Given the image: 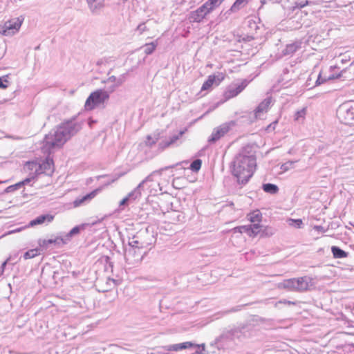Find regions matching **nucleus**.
Segmentation results:
<instances>
[{
    "label": "nucleus",
    "mask_w": 354,
    "mask_h": 354,
    "mask_svg": "<svg viewBox=\"0 0 354 354\" xmlns=\"http://www.w3.org/2000/svg\"><path fill=\"white\" fill-rule=\"evenodd\" d=\"M256 167V158L253 147H243L232 163V172L241 185H245L253 176Z\"/></svg>",
    "instance_id": "1"
},
{
    "label": "nucleus",
    "mask_w": 354,
    "mask_h": 354,
    "mask_svg": "<svg viewBox=\"0 0 354 354\" xmlns=\"http://www.w3.org/2000/svg\"><path fill=\"white\" fill-rule=\"evenodd\" d=\"M82 122L71 119L61 123L44 138L45 147L50 149L60 147L82 129Z\"/></svg>",
    "instance_id": "2"
},
{
    "label": "nucleus",
    "mask_w": 354,
    "mask_h": 354,
    "mask_svg": "<svg viewBox=\"0 0 354 354\" xmlns=\"http://www.w3.org/2000/svg\"><path fill=\"white\" fill-rule=\"evenodd\" d=\"M156 242L153 232L149 227L140 229L131 237H129V245L139 249L147 248Z\"/></svg>",
    "instance_id": "3"
},
{
    "label": "nucleus",
    "mask_w": 354,
    "mask_h": 354,
    "mask_svg": "<svg viewBox=\"0 0 354 354\" xmlns=\"http://www.w3.org/2000/svg\"><path fill=\"white\" fill-rule=\"evenodd\" d=\"M110 92L104 89H97L92 92L86 99L85 109L91 111L109 99Z\"/></svg>",
    "instance_id": "4"
},
{
    "label": "nucleus",
    "mask_w": 354,
    "mask_h": 354,
    "mask_svg": "<svg viewBox=\"0 0 354 354\" xmlns=\"http://www.w3.org/2000/svg\"><path fill=\"white\" fill-rule=\"evenodd\" d=\"M337 116L342 123L352 124L354 122V106L351 102L341 104L337 110Z\"/></svg>",
    "instance_id": "5"
},
{
    "label": "nucleus",
    "mask_w": 354,
    "mask_h": 354,
    "mask_svg": "<svg viewBox=\"0 0 354 354\" xmlns=\"http://www.w3.org/2000/svg\"><path fill=\"white\" fill-rule=\"evenodd\" d=\"M22 21L23 19L19 18L8 20L3 26L0 27V32L6 36L12 35L19 30Z\"/></svg>",
    "instance_id": "6"
},
{
    "label": "nucleus",
    "mask_w": 354,
    "mask_h": 354,
    "mask_svg": "<svg viewBox=\"0 0 354 354\" xmlns=\"http://www.w3.org/2000/svg\"><path fill=\"white\" fill-rule=\"evenodd\" d=\"M129 246V248L125 249L124 254L126 261L129 264H134L141 261L144 254L141 251L142 249L131 245Z\"/></svg>",
    "instance_id": "7"
},
{
    "label": "nucleus",
    "mask_w": 354,
    "mask_h": 354,
    "mask_svg": "<svg viewBox=\"0 0 354 354\" xmlns=\"http://www.w3.org/2000/svg\"><path fill=\"white\" fill-rule=\"evenodd\" d=\"M212 12L205 7L204 4L201 6L194 11H192L189 15V19L190 22L200 23L205 17Z\"/></svg>",
    "instance_id": "8"
},
{
    "label": "nucleus",
    "mask_w": 354,
    "mask_h": 354,
    "mask_svg": "<svg viewBox=\"0 0 354 354\" xmlns=\"http://www.w3.org/2000/svg\"><path fill=\"white\" fill-rule=\"evenodd\" d=\"M353 66V63L351 64L350 66L348 68H346V69H344L342 70L339 73L337 74L336 75H331L330 76H328L327 78L326 77H324L323 78L322 77V75L321 73L319 74L318 75V77L316 80V85H320L321 84H323L325 82H326L327 80H333V79H340V78H343V79H353V75H347V73H350V70L351 69V67Z\"/></svg>",
    "instance_id": "9"
},
{
    "label": "nucleus",
    "mask_w": 354,
    "mask_h": 354,
    "mask_svg": "<svg viewBox=\"0 0 354 354\" xmlns=\"http://www.w3.org/2000/svg\"><path fill=\"white\" fill-rule=\"evenodd\" d=\"M229 124L225 123L215 129L208 139L209 143H214L230 131Z\"/></svg>",
    "instance_id": "10"
},
{
    "label": "nucleus",
    "mask_w": 354,
    "mask_h": 354,
    "mask_svg": "<svg viewBox=\"0 0 354 354\" xmlns=\"http://www.w3.org/2000/svg\"><path fill=\"white\" fill-rule=\"evenodd\" d=\"M224 77L225 76L222 73L209 75L207 80L203 83L201 91L208 90L214 83L218 85L224 80Z\"/></svg>",
    "instance_id": "11"
},
{
    "label": "nucleus",
    "mask_w": 354,
    "mask_h": 354,
    "mask_svg": "<svg viewBox=\"0 0 354 354\" xmlns=\"http://www.w3.org/2000/svg\"><path fill=\"white\" fill-rule=\"evenodd\" d=\"M91 13L98 15L104 8V0H86Z\"/></svg>",
    "instance_id": "12"
},
{
    "label": "nucleus",
    "mask_w": 354,
    "mask_h": 354,
    "mask_svg": "<svg viewBox=\"0 0 354 354\" xmlns=\"http://www.w3.org/2000/svg\"><path fill=\"white\" fill-rule=\"evenodd\" d=\"M248 82L246 80H244L241 83L235 86H230L228 89L225 92V97L226 99H230L232 97H236L238 95L243 89L247 86Z\"/></svg>",
    "instance_id": "13"
},
{
    "label": "nucleus",
    "mask_w": 354,
    "mask_h": 354,
    "mask_svg": "<svg viewBox=\"0 0 354 354\" xmlns=\"http://www.w3.org/2000/svg\"><path fill=\"white\" fill-rule=\"evenodd\" d=\"M38 171V170H36ZM39 171L50 176L54 171V162L52 158L47 157L39 165Z\"/></svg>",
    "instance_id": "14"
},
{
    "label": "nucleus",
    "mask_w": 354,
    "mask_h": 354,
    "mask_svg": "<svg viewBox=\"0 0 354 354\" xmlns=\"http://www.w3.org/2000/svg\"><path fill=\"white\" fill-rule=\"evenodd\" d=\"M185 131H180L178 133L172 135L169 139L162 140L159 143V148L162 150L174 145L180 137L184 134Z\"/></svg>",
    "instance_id": "15"
},
{
    "label": "nucleus",
    "mask_w": 354,
    "mask_h": 354,
    "mask_svg": "<svg viewBox=\"0 0 354 354\" xmlns=\"http://www.w3.org/2000/svg\"><path fill=\"white\" fill-rule=\"evenodd\" d=\"M245 327L242 328H235L233 329H231L230 330H227L225 333H223L216 340L222 341L224 339H230V340H234L235 339H237L238 333H242L243 330H245Z\"/></svg>",
    "instance_id": "16"
},
{
    "label": "nucleus",
    "mask_w": 354,
    "mask_h": 354,
    "mask_svg": "<svg viewBox=\"0 0 354 354\" xmlns=\"http://www.w3.org/2000/svg\"><path fill=\"white\" fill-rule=\"evenodd\" d=\"M311 281L312 278L308 276L296 278V291L304 292L307 290Z\"/></svg>",
    "instance_id": "17"
},
{
    "label": "nucleus",
    "mask_w": 354,
    "mask_h": 354,
    "mask_svg": "<svg viewBox=\"0 0 354 354\" xmlns=\"http://www.w3.org/2000/svg\"><path fill=\"white\" fill-rule=\"evenodd\" d=\"M102 187H98L91 192L86 194L85 196H82L80 198H77L73 202L74 207H77L84 204V203L91 201L93 199L101 190Z\"/></svg>",
    "instance_id": "18"
},
{
    "label": "nucleus",
    "mask_w": 354,
    "mask_h": 354,
    "mask_svg": "<svg viewBox=\"0 0 354 354\" xmlns=\"http://www.w3.org/2000/svg\"><path fill=\"white\" fill-rule=\"evenodd\" d=\"M271 103V98L268 97L266 98L263 101H262L256 108L254 111V114L256 118H260L261 113L264 111H267L270 104Z\"/></svg>",
    "instance_id": "19"
},
{
    "label": "nucleus",
    "mask_w": 354,
    "mask_h": 354,
    "mask_svg": "<svg viewBox=\"0 0 354 354\" xmlns=\"http://www.w3.org/2000/svg\"><path fill=\"white\" fill-rule=\"evenodd\" d=\"M54 218V216L50 214H41L32 220L28 226H35L44 223L45 221L51 222Z\"/></svg>",
    "instance_id": "20"
},
{
    "label": "nucleus",
    "mask_w": 354,
    "mask_h": 354,
    "mask_svg": "<svg viewBox=\"0 0 354 354\" xmlns=\"http://www.w3.org/2000/svg\"><path fill=\"white\" fill-rule=\"evenodd\" d=\"M250 0H236L231 8L227 10L224 15H230L232 12H236L247 5Z\"/></svg>",
    "instance_id": "21"
},
{
    "label": "nucleus",
    "mask_w": 354,
    "mask_h": 354,
    "mask_svg": "<svg viewBox=\"0 0 354 354\" xmlns=\"http://www.w3.org/2000/svg\"><path fill=\"white\" fill-rule=\"evenodd\" d=\"M296 278L284 280L279 284V288L287 289L291 291H296Z\"/></svg>",
    "instance_id": "22"
},
{
    "label": "nucleus",
    "mask_w": 354,
    "mask_h": 354,
    "mask_svg": "<svg viewBox=\"0 0 354 354\" xmlns=\"http://www.w3.org/2000/svg\"><path fill=\"white\" fill-rule=\"evenodd\" d=\"M60 243H66V241L64 240V239H62L61 237H57L55 239L39 240V244L41 247H45V248H47L49 245H51V244L59 245Z\"/></svg>",
    "instance_id": "23"
},
{
    "label": "nucleus",
    "mask_w": 354,
    "mask_h": 354,
    "mask_svg": "<svg viewBox=\"0 0 354 354\" xmlns=\"http://www.w3.org/2000/svg\"><path fill=\"white\" fill-rule=\"evenodd\" d=\"M301 43L300 41H295L293 43L286 45V48L283 50L284 55H290L296 52L299 48H301Z\"/></svg>",
    "instance_id": "24"
},
{
    "label": "nucleus",
    "mask_w": 354,
    "mask_h": 354,
    "mask_svg": "<svg viewBox=\"0 0 354 354\" xmlns=\"http://www.w3.org/2000/svg\"><path fill=\"white\" fill-rule=\"evenodd\" d=\"M331 252L335 259L346 258L348 256V253L342 250L339 247L333 245L331 247Z\"/></svg>",
    "instance_id": "25"
},
{
    "label": "nucleus",
    "mask_w": 354,
    "mask_h": 354,
    "mask_svg": "<svg viewBox=\"0 0 354 354\" xmlns=\"http://www.w3.org/2000/svg\"><path fill=\"white\" fill-rule=\"evenodd\" d=\"M262 189L265 192L270 194H276L279 192L278 186L270 183L263 184Z\"/></svg>",
    "instance_id": "26"
},
{
    "label": "nucleus",
    "mask_w": 354,
    "mask_h": 354,
    "mask_svg": "<svg viewBox=\"0 0 354 354\" xmlns=\"http://www.w3.org/2000/svg\"><path fill=\"white\" fill-rule=\"evenodd\" d=\"M224 0H207L203 3L211 12L218 7Z\"/></svg>",
    "instance_id": "27"
},
{
    "label": "nucleus",
    "mask_w": 354,
    "mask_h": 354,
    "mask_svg": "<svg viewBox=\"0 0 354 354\" xmlns=\"http://www.w3.org/2000/svg\"><path fill=\"white\" fill-rule=\"evenodd\" d=\"M84 226L85 225H77L75 227H74L73 228H72L70 232L66 235V240H70V239L75 236V235H77L78 234L81 230H84Z\"/></svg>",
    "instance_id": "28"
},
{
    "label": "nucleus",
    "mask_w": 354,
    "mask_h": 354,
    "mask_svg": "<svg viewBox=\"0 0 354 354\" xmlns=\"http://www.w3.org/2000/svg\"><path fill=\"white\" fill-rule=\"evenodd\" d=\"M274 234V230L269 226H263L261 229L260 236L261 237H269Z\"/></svg>",
    "instance_id": "29"
},
{
    "label": "nucleus",
    "mask_w": 354,
    "mask_h": 354,
    "mask_svg": "<svg viewBox=\"0 0 354 354\" xmlns=\"http://www.w3.org/2000/svg\"><path fill=\"white\" fill-rule=\"evenodd\" d=\"M39 254V249L35 248V249L29 250L27 252H26L24 254L23 257L24 259H30L37 257Z\"/></svg>",
    "instance_id": "30"
},
{
    "label": "nucleus",
    "mask_w": 354,
    "mask_h": 354,
    "mask_svg": "<svg viewBox=\"0 0 354 354\" xmlns=\"http://www.w3.org/2000/svg\"><path fill=\"white\" fill-rule=\"evenodd\" d=\"M157 46V42H151L149 44H146L142 48L144 49V52L147 55H151L156 49Z\"/></svg>",
    "instance_id": "31"
},
{
    "label": "nucleus",
    "mask_w": 354,
    "mask_h": 354,
    "mask_svg": "<svg viewBox=\"0 0 354 354\" xmlns=\"http://www.w3.org/2000/svg\"><path fill=\"white\" fill-rule=\"evenodd\" d=\"M202 165V160L199 158L194 160L189 166V169L194 172H198Z\"/></svg>",
    "instance_id": "32"
},
{
    "label": "nucleus",
    "mask_w": 354,
    "mask_h": 354,
    "mask_svg": "<svg viewBox=\"0 0 354 354\" xmlns=\"http://www.w3.org/2000/svg\"><path fill=\"white\" fill-rule=\"evenodd\" d=\"M261 214L259 210H256L249 215V220L252 223L259 222L261 219Z\"/></svg>",
    "instance_id": "33"
},
{
    "label": "nucleus",
    "mask_w": 354,
    "mask_h": 354,
    "mask_svg": "<svg viewBox=\"0 0 354 354\" xmlns=\"http://www.w3.org/2000/svg\"><path fill=\"white\" fill-rule=\"evenodd\" d=\"M251 227V234L252 236H255L257 234H260L261 229L263 227L262 225H260L259 223H254L250 225Z\"/></svg>",
    "instance_id": "34"
},
{
    "label": "nucleus",
    "mask_w": 354,
    "mask_h": 354,
    "mask_svg": "<svg viewBox=\"0 0 354 354\" xmlns=\"http://www.w3.org/2000/svg\"><path fill=\"white\" fill-rule=\"evenodd\" d=\"M164 348L167 351H178L183 350L182 343L167 345L164 346Z\"/></svg>",
    "instance_id": "35"
},
{
    "label": "nucleus",
    "mask_w": 354,
    "mask_h": 354,
    "mask_svg": "<svg viewBox=\"0 0 354 354\" xmlns=\"http://www.w3.org/2000/svg\"><path fill=\"white\" fill-rule=\"evenodd\" d=\"M289 225L295 227V228H301L303 226V222L301 219H292L289 218L288 220Z\"/></svg>",
    "instance_id": "36"
},
{
    "label": "nucleus",
    "mask_w": 354,
    "mask_h": 354,
    "mask_svg": "<svg viewBox=\"0 0 354 354\" xmlns=\"http://www.w3.org/2000/svg\"><path fill=\"white\" fill-rule=\"evenodd\" d=\"M10 81L8 75L0 77V88H7L8 87Z\"/></svg>",
    "instance_id": "37"
},
{
    "label": "nucleus",
    "mask_w": 354,
    "mask_h": 354,
    "mask_svg": "<svg viewBox=\"0 0 354 354\" xmlns=\"http://www.w3.org/2000/svg\"><path fill=\"white\" fill-rule=\"evenodd\" d=\"M145 183V180H142L139 183V185L137 186V187L131 193H129V196H134V198H137L138 196H140V189L143 187L144 184Z\"/></svg>",
    "instance_id": "38"
},
{
    "label": "nucleus",
    "mask_w": 354,
    "mask_h": 354,
    "mask_svg": "<svg viewBox=\"0 0 354 354\" xmlns=\"http://www.w3.org/2000/svg\"><path fill=\"white\" fill-rule=\"evenodd\" d=\"M159 139V133H156L153 136H147L146 144L147 145L151 146L155 144Z\"/></svg>",
    "instance_id": "39"
},
{
    "label": "nucleus",
    "mask_w": 354,
    "mask_h": 354,
    "mask_svg": "<svg viewBox=\"0 0 354 354\" xmlns=\"http://www.w3.org/2000/svg\"><path fill=\"white\" fill-rule=\"evenodd\" d=\"M116 80H117V77H115L114 75H111L106 80L102 81V83H104V84L108 83V82H114L115 83L114 85L110 88V90L109 91L110 93L114 91L115 88H116Z\"/></svg>",
    "instance_id": "40"
},
{
    "label": "nucleus",
    "mask_w": 354,
    "mask_h": 354,
    "mask_svg": "<svg viewBox=\"0 0 354 354\" xmlns=\"http://www.w3.org/2000/svg\"><path fill=\"white\" fill-rule=\"evenodd\" d=\"M297 162V160L296 161H290V160L287 161L281 165V169L283 171H287L289 169H290L291 168H292L294 164Z\"/></svg>",
    "instance_id": "41"
},
{
    "label": "nucleus",
    "mask_w": 354,
    "mask_h": 354,
    "mask_svg": "<svg viewBox=\"0 0 354 354\" xmlns=\"http://www.w3.org/2000/svg\"><path fill=\"white\" fill-rule=\"evenodd\" d=\"M23 186V183H17L15 185H10V186H8L6 189V192L7 193H10V192H12L19 188H21V187Z\"/></svg>",
    "instance_id": "42"
},
{
    "label": "nucleus",
    "mask_w": 354,
    "mask_h": 354,
    "mask_svg": "<svg viewBox=\"0 0 354 354\" xmlns=\"http://www.w3.org/2000/svg\"><path fill=\"white\" fill-rule=\"evenodd\" d=\"M237 229L239 230L238 231L240 233L245 232V233H247L250 236H252V234L250 232V231H251L250 225L239 226L237 227Z\"/></svg>",
    "instance_id": "43"
},
{
    "label": "nucleus",
    "mask_w": 354,
    "mask_h": 354,
    "mask_svg": "<svg viewBox=\"0 0 354 354\" xmlns=\"http://www.w3.org/2000/svg\"><path fill=\"white\" fill-rule=\"evenodd\" d=\"M126 75H127V73H124V74H122L121 75H120L118 77H117V80H116V87H118L120 86V85H122L126 80Z\"/></svg>",
    "instance_id": "44"
},
{
    "label": "nucleus",
    "mask_w": 354,
    "mask_h": 354,
    "mask_svg": "<svg viewBox=\"0 0 354 354\" xmlns=\"http://www.w3.org/2000/svg\"><path fill=\"white\" fill-rule=\"evenodd\" d=\"M248 27L251 30H254L255 31H257L258 29H259V27L258 26L257 23L253 20L248 21Z\"/></svg>",
    "instance_id": "45"
},
{
    "label": "nucleus",
    "mask_w": 354,
    "mask_h": 354,
    "mask_svg": "<svg viewBox=\"0 0 354 354\" xmlns=\"http://www.w3.org/2000/svg\"><path fill=\"white\" fill-rule=\"evenodd\" d=\"M183 349H187L190 348H194L196 344L192 342H182Z\"/></svg>",
    "instance_id": "46"
},
{
    "label": "nucleus",
    "mask_w": 354,
    "mask_h": 354,
    "mask_svg": "<svg viewBox=\"0 0 354 354\" xmlns=\"http://www.w3.org/2000/svg\"><path fill=\"white\" fill-rule=\"evenodd\" d=\"M148 28L145 23H142L138 25L137 30L139 31L140 34H142L145 31L147 30Z\"/></svg>",
    "instance_id": "47"
},
{
    "label": "nucleus",
    "mask_w": 354,
    "mask_h": 354,
    "mask_svg": "<svg viewBox=\"0 0 354 354\" xmlns=\"http://www.w3.org/2000/svg\"><path fill=\"white\" fill-rule=\"evenodd\" d=\"M306 114V109H302L296 113V120H299L300 118H304Z\"/></svg>",
    "instance_id": "48"
},
{
    "label": "nucleus",
    "mask_w": 354,
    "mask_h": 354,
    "mask_svg": "<svg viewBox=\"0 0 354 354\" xmlns=\"http://www.w3.org/2000/svg\"><path fill=\"white\" fill-rule=\"evenodd\" d=\"M289 304V305H290V304H295V302H293V301H287V300H286V299H283V300H280V301H279L276 302V303H275V307H278V306H279V304Z\"/></svg>",
    "instance_id": "49"
},
{
    "label": "nucleus",
    "mask_w": 354,
    "mask_h": 354,
    "mask_svg": "<svg viewBox=\"0 0 354 354\" xmlns=\"http://www.w3.org/2000/svg\"><path fill=\"white\" fill-rule=\"evenodd\" d=\"M133 196H129V194H128V196L125 198H124L120 202V205H125L127 204V202L128 201L132 198Z\"/></svg>",
    "instance_id": "50"
},
{
    "label": "nucleus",
    "mask_w": 354,
    "mask_h": 354,
    "mask_svg": "<svg viewBox=\"0 0 354 354\" xmlns=\"http://www.w3.org/2000/svg\"><path fill=\"white\" fill-rule=\"evenodd\" d=\"M308 4V1H306L304 3H296V8H302Z\"/></svg>",
    "instance_id": "51"
},
{
    "label": "nucleus",
    "mask_w": 354,
    "mask_h": 354,
    "mask_svg": "<svg viewBox=\"0 0 354 354\" xmlns=\"http://www.w3.org/2000/svg\"><path fill=\"white\" fill-rule=\"evenodd\" d=\"M34 178H35V176H32L31 178H27L24 179V180L20 181L19 183H23V186H24V185L29 183Z\"/></svg>",
    "instance_id": "52"
},
{
    "label": "nucleus",
    "mask_w": 354,
    "mask_h": 354,
    "mask_svg": "<svg viewBox=\"0 0 354 354\" xmlns=\"http://www.w3.org/2000/svg\"><path fill=\"white\" fill-rule=\"evenodd\" d=\"M174 166H175V165L167 166V167H165L161 168V169H160V170H158V171H153V173H156V172H158V173H160V174L162 171H165V170H167V169H170V168H173V167H174Z\"/></svg>",
    "instance_id": "53"
},
{
    "label": "nucleus",
    "mask_w": 354,
    "mask_h": 354,
    "mask_svg": "<svg viewBox=\"0 0 354 354\" xmlns=\"http://www.w3.org/2000/svg\"><path fill=\"white\" fill-rule=\"evenodd\" d=\"M255 38H256V37L254 36V35H247L243 39L245 40V41H252V40L254 39Z\"/></svg>",
    "instance_id": "54"
},
{
    "label": "nucleus",
    "mask_w": 354,
    "mask_h": 354,
    "mask_svg": "<svg viewBox=\"0 0 354 354\" xmlns=\"http://www.w3.org/2000/svg\"><path fill=\"white\" fill-rule=\"evenodd\" d=\"M314 228L317 230V231H319V232H325V230H324V227L322 225H315L314 227Z\"/></svg>",
    "instance_id": "55"
},
{
    "label": "nucleus",
    "mask_w": 354,
    "mask_h": 354,
    "mask_svg": "<svg viewBox=\"0 0 354 354\" xmlns=\"http://www.w3.org/2000/svg\"><path fill=\"white\" fill-rule=\"evenodd\" d=\"M244 333H245V330H243L242 333H238L237 339H241L243 337H245V335Z\"/></svg>",
    "instance_id": "56"
},
{
    "label": "nucleus",
    "mask_w": 354,
    "mask_h": 354,
    "mask_svg": "<svg viewBox=\"0 0 354 354\" xmlns=\"http://www.w3.org/2000/svg\"><path fill=\"white\" fill-rule=\"evenodd\" d=\"M240 308H241V306H237V307H235V308H232L230 310H229L227 311V313L236 312V311L239 310Z\"/></svg>",
    "instance_id": "57"
},
{
    "label": "nucleus",
    "mask_w": 354,
    "mask_h": 354,
    "mask_svg": "<svg viewBox=\"0 0 354 354\" xmlns=\"http://www.w3.org/2000/svg\"><path fill=\"white\" fill-rule=\"evenodd\" d=\"M8 259H7L6 261H5L2 264H1V270H3V272H4V269H5V267L8 263Z\"/></svg>",
    "instance_id": "58"
},
{
    "label": "nucleus",
    "mask_w": 354,
    "mask_h": 354,
    "mask_svg": "<svg viewBox=\"0 0 354 354\" xmlns=\"http://www.w3.org/2000/svg\"><path fill=\"white\" fill-rule=\"evenodd\" d=\"M104 62V59H100L99 60L97 61L96 64L97 66H100V65L103 64Z\"/></svg>",
    "instance_id": "59"
},
{
    "label": "nucleus",
    "mask_w": 354,
    "mask_h": 354,
    "mask_svg": "<svg viewBox=\"0 0 354 354\" xmlns=\"http://www.w3.org/2000/svg\"><path fill=\"white\" fill-rule=\"evenodd\" d=\"M143 180H145V183L151 180V175H149L148 176H147Z\"/></svg>",
    "instance_id": "60"
},
{
    "label": "nucleus",
    "mask_w": 354,
    "mask_h": 354,
    "mask_svg": "<svg viewBox=\"0 0 354 354\" xmlns=\"http://www.w3.org/2000/svg\"><path fill=\"white\" fill-rule=\"evenodd\" d=\"M115 180H116V179H113V180H111V181L107 182L106 183H105L104 186H108V185H109L111 183H112L115 182Z\"/></svg>",
    "instance_id": "61"
},
{
    "label": "nucleus",
    "mask_w": 354,
    "mask_h": 354,
    "mask_svg": "<svg viewBox=\"0 0 354 354\" xmlns=\"http://www.w3.org/2000/svg\"><path fill=\"white\" fill-rule=\"evenodd\" d=\"M180 217H181V215H180V214H178V215L177 216V221H181V218H180Z\"/></svg>",
    "instance_id": "62"
},
{
    "label": "nucleus",
    "mask_w": 354,
    "mask_h": 354,
    "mask_svg": "<svg viewBox=\"0 0 354 354\" xmlns=\"http://www.w3.org/2000/svg\"><path fill=\"white\" fill-rule=\"evenodd\" d=\"M105 176H106L105 175H101V176H97V178L100 179V178H103V177H105Z\"/></svg>",
    "instance_id": "63"
},
{
    "label": "nucleus",
    "mask_w": 354,
    "mask_h": 354,
    "mask_svg": "<svg viewBox=\"0 0 354 354\" xmlns=\"http://www.w3.org/2000/svg\"><path fill=\"white\" fill-rule=\"evenodd\" d=\"M19 231H20V230H19V229H18V230H12V231H11V232H10L9 233H12V232H19Z\"/></svg>",
    "instance_id": "64"
}]
</instances>
